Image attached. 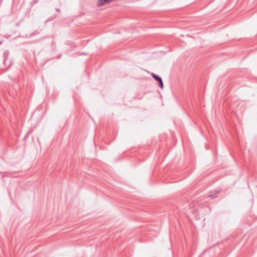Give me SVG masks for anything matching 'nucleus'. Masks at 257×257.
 <instances>
[{
  "instance_id": "f257e3e1",
  "label": "nucleus",
  "mask_w": 257,
  "mask_h": 257,
  "mask_svg": "<svg viewBox=\"0 0 257 257\" xmlns=\"http://www.w3.org/2000/svg\"><path fill=\"white\" fill-rule=\"evenodd\" d=\"M152 76L153 78H154L157 81H158L159 83V86L161 88H163V80H162V78L158 76V75L155 74V73H152Z\"/></svg>"
},
{
  "instance_id": "f03ea898",
  "label": "nucleus",
  "mask_w": 257,
  "mask_h": 257,
  "mask_svg": "<svg viewBox=\"0 0 257 257\" xmlns=\"http://www.w3.org/2000/svg\"><path fill=\"white\" fill-rule=\"evenodd\" d=\"M113 0H98L97 3V5L98 6H101L104 5L108 4Z\"/></svg>"
},
{
  "instance_id": "7ed1b4c3",
  "label": "nucleus",
  "mask_w": 257,
  "mask_h": 257,
  "mask_svg": "<svg viewBox=\"0 0 257 257\" xmlns=\"http://www.w3.org/2000/svg\"><path fill=\"white\" fill-rule=\"evenodd\" d=\"M218 193V191H215V192H211L210 194L208 195V197L211 198H215L217 197V194Z\"/></svg>"
},
{
  "instance_id": "20e7f679",
  "label": "nucleus",
  "mask_w": 257,
  "mask_h": 257,
  "mask_svg": "<svg viewBox=\"0 0 257 257\" xmlns=\"http://www.w3.org/2000/svg\"><path fill=\"white\" fill-rule=\"evenodd\" d=\"M8 55L9 53L8 52H4V64L6 66V63L8 60Z\"/></svg>"
},
{
  "instance_id": "39448f33",
  "label": "nucleus",
  "mask_w": 257,
  "mask_h": 257,
  "mask_svg": "<svg viewBox=\"0 0 257 257\" xmlns=\"http://www.w3.org/2000/svg\"><path fill=\"white\" fill-rule=\"evenodd\" d=\"M11 65V62L10 61H8V65L7 67V68H9Z\"/></svg>"
},
{
  "instance_id": "423d86ee",
  "label": "nucleus",
  "mask_w": 257,
  "mask_h": 257,
  "mask_svg": "<svg viewBox=\"0 0 257 257\" xmlns=\"http://www.w3.org/2000/svg\"><path fill=\"white\" fill-rule=\"evenodd\" d=\"M55 10H56L57 12H59V13H60V12H61V11H60V10L59 9H58V8H56V9H55Z\"/></svg>"
}]
</instances>
